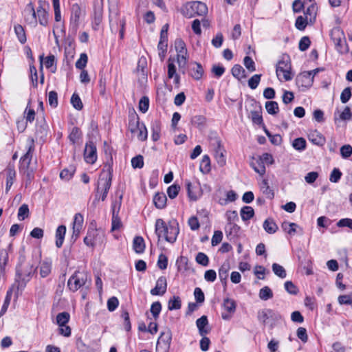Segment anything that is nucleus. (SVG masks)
Instances as JSON below:
<instances>
[{"label":"nucleus","instance_id":"nucleus-1","mask_svg":"<svg viewBox=\"0 0 352 352\" xmlns=\"http://www.w3.org/2000/svg\"><path fill=\"white\" fill-rule=\"evenodd\" d=\"M155 232L158 240L163 237L166 241L173 243L177 239L179 228L170 223L167 225L162 219H157L155 221Z\"/></svg>","mask_w":352,"mask_h":352},{"label":"nucleus","instance_id":"nucleus-2","mask_svg":"<svg viewBox=\"0 0 352 352\" xmlns=\"http://www.w3.org/2000/svg\"><path fill=\"white\" fill-rule=\"evenodd\" d=\"M34 151V140L32 139L28 144L27 152L20 159V171L25 175L27 182L29 183H30L32 179L34 178V172L36 169L35 167L30 164Z\"/></svg>","mask_w":352,"mask_h":352},{"label":"nucleus","instance_id":"nucleus-3","mask_svg":"<svg viewBox=\"0 0 352 352\" xmlns=\"http://www.w3.org/2000/svg\"><path fill=\"white\" fill-rule=\"evenodd\" d=\"M291 69L290 58L288 55L283 54L276 65V72L278 78L280 80H284L285 81L292 80V75Z\"/></svg>","mask_w":352,"mask_h":352},{"label":"nucleus","instance_id":"nucleus-4","mask_svg":"<svg viewBox=\"0 0 352 352\" xmlns=\"http://www.w3.org/2000/svg\"><path fill=\"white\" fill-rule=\"evenodd\" d=\"M88 280L90 281V278L86 271L76 270L69 278L67 286L72 292H75L85 285Z\"/></svg>","mask_w":352,"mask_h":352},{"label":"nucleus","instance_id":"nucleus-5","mask_svg":"<svg viewBox=\"0 0 352 352\" xmlns=\"http://www.w3.org/2000/svg\"><path fill=\"white\" fill-rule=\"evenodd\" d=\"M32 278V271L28 272L27 274L23 275L21 270L16 267L15 282L10 287V289L14 292L15 298H18L19 294L25 287L27 283Z\"/></svg>","mask_w":352,"mask_h":352},{"label":"nucleus","instance_id":"nucleus-6","mask_svg":"<svg viewBox=\"0 0 352 352\" xmlns=\"http://www.w3.org/2000/svg\"><path fill=\"white\" fill-rule=\"evenodd\" d=\"M331 37L339 53L343 54L349 52V46L342 30L338 28H333L331 32Z\"/></svg>","mask_w":352,"mask_h":352},{"label":"nucleus","instance_id":"nucleus-7","mask_svg":"<svg viewBox=\"0 0 352 352\" xmlns=\"http://www.w3.org/2000/svg\"><path fill=\"white\" fill-rule=\"evenodd\" d=\"M85 9L80 7L78 3H74L71 8V16L69 29L73 32H76L80 19L85 16Z\"/></svg>","mask_w":352,"mask_h":352},{"label":"nucleus","instance_id":"nucleus-8","mask_svg":"<svg viewBox=\"0 0 352 352\" xmlns=\"http://www.w3.org/2000/svg\"><path fill=\"white\" fill-rule=\"evenodd\" d=\"M109 11V24L111 32L116 33L118 31V23H120L121 27L120 30V37L122 39L124 34L126 21L124 18L121 19H119V12L116 8L114 9V10H112V9L110 8Z\"/></svg>","mask_w":352,"mask_h":352},{"label":"nucleus","instance_id":"nucleus-9","mask_svg":"<svg viewBox=\"0 0 352 352\" xmlns=\"http://www.w3.org/2000/svg\"><path fill=\"white\" fill-rule=\"evenodd\" d=\"M257 318L264 324L268 322H275L282 319V316L278 312L271 309L258 311Z\"/></svg>","mask_w":352,"mask_h":352},{"label":"nucleus","instance_id":"nucleus-10","mask_svg":"<svg viewBox=\"0 0 352 352\" xmlns=\"http://www.w3.org/2000/svg\"><path fill=\"white\" fill-rule=\"evenodd\" d=\"M112 176L111 173H102L100 175V187L102 193L100 199L102 201L107 198L108 192L111 186Z\"/></svg>","mask_w":352,"mask_h":352},{"label":"nucleus","instance_id":"nucleus-11","mask_svg":"<svg viewBox=\"0 0 352 352\" xmlns=\"http://www.w3.org/2000/svg\"><path fill=\"white\" fill-rule=\"evenodd\" d=\"M188 10H190L191 12L188 14H186V16L188 18L192 17L194 15L203 16L208 12V8L206 5L201 1H193L188 5Z\"/></svg>","mask_w":352,"mask_h":352},{"label":"nucleus","instance_id":"nucleus-12","mask_svg":"<svg viewBox=\"0 0 352 352\" xmlns=\"http://www.w3.org/2000/svg\"><path fill=\"white\" fill-rule=\"evenodd\" d=\"M84 158L86 162L89 164H94L97 160L96 146L91 141L86 143L84 151Z\"/></svg>","mask_w":352,"mask_h":352},{"label":"nucleus","instance_id":"nucleus-13","mask_svg":"<svg viewBox=\"0 0 352 352\" xmlns=\"http://www.w3.org/2000/svg\"><path fill=\"white\" fill-rule=\"evenodd\" d=\"M167 289L166 278L164 276H160L156 281L155 287L151 290V294L153 296H162Z\"/></svg>","mask_w":352,"mask_h":352},{"label":"nucleus","instance_id":"nucleus-14","mask_svg":"<svg viewBox=\"0 0 352 352\" xmlns=\"http://www.w3.org/2000/svg\"><path fill=\"white\" fill-rule=\"evenodd\" d=\"M223 306L227 313H222V318L226 320H230L231 318L232 314H234L236 310L235 302L232 299L226 298L223 300Z\"/></svg>","mask_w":352,"mask_h":352},{"label":"nucleus","instance_id":"nucleus-15","mask_svg":"<svg viewBox=\"0 0 352 352\" xmlns=\"http://www.w3.org/2000/svg\"><path fill=\"white\" fill-rule=\"evenodd\" d=\"M25 21L29 23H36V14L33 3H28L23 10Z\"/></svg>","mask_w":352,"mask_h":352},{"label":"nucleus","instance_id":"nucleus-16","mask_svg":"<svg viewBox=\"0 0 352 352\" xmlns=\"http://www.w3.org/2000/svg\"><path fill=\"white\" fill-rule=\"evenodd\" d=\"M296 80L298 87H309L313 83V77L310 73L304 72L296 77Z\"/></svg>","mask_w":352,"mask_h":352},{"label":"nucleus","instance_id":"nucleus-17","mask_svg":"<svg viewBox=\"0 0 352 352\" xmlns=\"http://www.w3.org/2000/svg\"><path fill=\"white\" fill-rule=\"evenodd\" d=\"M189 74L195 80H199L204 74V69L200 63H192L189 65Z\"/></svg>","mask_w":352,"mask_h":352},{"label":"nucleus","instance_id":"nucleus-18","mask_svg":"<svg viewBox=\"0 0 352 352\" xmlns=\"http://www.w3.org/2000/svg\"><path fill=\"white\" fill-rule=\"evenodd\" d=\"M214 143L216 144L215 148V158L217 162V163L220 166H223L226 164V159L225 156L223 155V149L221 146V141L219 138H215L214 140Z\"/></svg>","mask_w":352,"mask_h":352},{"label":"nucleus","instance_id":"nucleus-19","mask_svg":"<svg viewBox=\"0 0 352 352\" xmlns=\"http://www.w3.org/2000/svg\"><path fill=\"white\" fill-rule=\"evenodd\" d=\"M308 139L311 143L318 146H322L326 142L325 138L316 130L309 133Z\"/></svg>","mask_w":352,"mask_h":352},{"label":"nucleus","instance_id":"nucleus-20","mask_svg":"<svg viewBox=\"0 0 352 352\" xmlns=\"http://www.w3.org/2000/svg\"><path fill=\"white\" fill-rule=\"evenodd\" d=\"M240 231V227L235 223H226L225 227V232L227 237L232 240L235 239Z\"/></svg>","mask_w":352,"mask_h":352},{"label":"nucleus","instance_id":"nucleus-21","mask_svg":"<svg viewBox=\"0 0 352 352\" xmlns=\"http://www.w3.org/2000/svg\"><path fill=\"white\" fill-rule=\"evenodd\" d=\"M196 324L200 336H204L210 332V329L206 328L208 324L207 316H202L201 318H198L196 321Z\"/></svg>","mask_w":352,"mask_h":352},{"label":"nucleus","instance_id":"nucleus-22","mask_svg":"<svg viewBox=\"0 0 352 352\" xmlns=\"http://www.w3.org/2000/svg\"><path fill=\"white\" fill-rule=\"evenodd\" d=\"M98 234V230H89L87 236L84 238L85 244L87 246L94 247L97 241Z\"/></svg>","mask_w":352,"mask_h":352},{"label":"nucleus","instance_id":"nucleus-23","mask_svg":"<svg viewBox=\"0 0 352 352\" xmlns=\"http://www.w3.org/2000/svg\"><path fill=\"white\" fill-rule=\"evenodd\" d=\"M153 201L157 208L162 209L166 206L167 198L164 192H157L153 197Z\"/></svg>","mask_w":352,"mask_h":352},{"label":"nucleus","instance_id":"nucleus-24","mask_svg":"<svg viewBox=\"0 0 352 352\" xmlns=\"http://www.w3.org/2000/svg\"><path fill=\"white\" fill-rule=\"evenodd\" d=\"M188 195L190 200L196 201L201 196L200 190L197 186L192 185L190 182L186 183Z\"/></svg>","mask_w":352,"mask_h":352},{"label":"nucleus","instance_id":"nucleus-25","mask_svg":"<svg viewBox=\"0 0 352 352\" xmlns=\"http://www.w3.org/2000/svg\"><path fill=\"white\" fill-rule=\"evenodd\" d=\"M65 234L66 227L63 225L59 226L56 230V246L58 248L62 247Z\"/></svg>","mask_w":352,"mask_h":352},{"label":"nucleus","instance_id":"nucleus-26","mask_svg":"<svg viewBox=\"0 0 352 352\" xmlns=\"http://www.w3.org/2000/svg\"><path fill=\"white\" fill-rule=\"evenodd\" d=\"M12 251V245L10 243L5 249L0 250V267H4L8 262L9 253Z\"/></svg>","mask_w":352,"mask_h":352},{"label":"nucleus","instance_id":"nucleus-27","mask_svg":"<svg viewBox=\"0 0 352 352\" xmlns=\"http://www.w3.org/2000/svg\"><path fill=\"white\" fill-rule=\"evenodd\" d=\"M52 271V262L50 261H43L41 263L39 267V274L42 278H45L50 275Z\"/></svg>","mask_w":352,"mask_h":352},{"label":"nucleus","instance_id":"nucleus-28","mask_svg":"<svg viewBox=\"0 0 352 352\" xmlns=\"http://www.w3.org/2000/svg\"><path fill=\"white\" fill-rule=\"evenodd\" d=\"M16 177V172L14 168L8 167L6 169V191L8 192L14 183V180Z\"/></svg>","mask_w":352,"mask_h":352},{"label":"nucleus","instance_id":"nucleus-29","mask_svg":"<svg viewBox=\"0 0 352 352\" xmlns=\"http://www.w3.org/2000/svg\"><path fill=\"white\" fill-rule=\"evenodd\" d=\"M250 166L259 175H263L265 174V167L261 160L253 158L250 162Z\"/></svg>","mask_w":352,"mask_h":352},{"label":"nucleus","instance_id":"nucleus-30","mask_svg":"<svg viewBox=\"0 0 352 352\" xmlns=\"http://www.w3.org/2000/svg\"><path fill=\"white\" fill-rule=\"evenodd\" d=\"M133 246L136 253H143L145 250V243L144 239L142 236H135L133 239Z\"/></svg>","mask_w":352,"mask_h":352},{"label":"nucleus","instance_id":"nucleus-31","mask_svg":"<svg viewBox=\"0 0 352 352\" xmlns=\"http://www.w3.org/2000/svg\"><path fill=\"white\" fill-rule=\"evenodd\" d=\"M240 215L243 221L252 219L254 215V210L251 206H243L240 211Z\"/></svg>","mask_w":352,"mask_h":352},{"label":"nucleus","instance_id":"nucleus-32","mask_svg":"<svg viewBox=\"0 0 352 352\" xmlns=\"http://www.w3.org/2000/svg\"><path fill=\"white\" fill-rule=\"evenodd\" d=\"M76 172V167L74 166H69L67 168H64L60 173V177L61 179L65 181H69L71 179Z\"/></svg>","mask_w":352,"mask_h":352},{"label":"nucleus","instance_id":"nucleus-33","mask_svg":"<svg viewBox=\"0 0 352 352\" xmlns=\"http://www.w3.org/2000/svg\"><path fill=\"white\" fill-rule=\"evenodd\" d=\"M152 130V140L154 142L157 141L160 138V131H161V124L159 121H154L152 122L151 125Z\"/></svg>","mask_w":352,"mask_h":352},{"label":"nucleus","instance_id":"nucleus-34","mask_svg":"<svg viewBox=\"0 0 352 352\" xmlns=\"http://www.w3.org/2000/svg\"><path fill=\"white\" fill-rule=\"evenodd\" d=\"M36 16H38V21L41 25H47L48 21L47 12L41 6L37 8L36 12Z\"/></svg>","mask_w":352,"mask_h":352},{"label":"nucleus","instance_id":"nucleus-35","mask_svg":"<svg viewBox=\"0 0 352 352\" xmlns=\"http://www.w3.org/2000/svg\"><path fill=\"white\" fill-rule=\"evenodd\" d=\"M264 230L269 234H274L278 230V226L272 219H267L263 223Z\"/></svg>","mask_w":352,"mask_h":352},{"label":"nucleus","instance_id":"nucleus-36","mask_svg":"<svg viewBox=\"0 0 352 352\" xmlns=\"http://www.w3.org/2000/svg\"><path fill=\"white\" fill-rule=\"evenodd\" d=\"M230 269V263L224 262L219 270V276L221 281L226 280L228 276V272Z\"/></svg>","mask_w":352,"mask_h":352},{"label":"nucleus","instance_id":"nucleus-37","mask_svg":"<svg viewBox=\"0 0 352 352\" xmlns=\"http://www.w3.org/2000/svg\"><path fill=\"white\" fill-rule=\"evenodd\" d=\"M231 72L232 76L238 80H241L245 77V71L240 65H234L232 68Z\"/></svg>","mask_w":352,"mask_h":352},{"label":"nucleus","instance_id":"nucleus-38","mask_svg":"<svg viewBox=\"0 0 352 352\" xmlns=\"http://www.w3.org/2000/svg\"><path fill=\"white\" fill-rule=\"evenodd\" d=\"M12 294H14V292L12 290H11L10 289H9L6 293V298H5V300H4V302L1 307V311H0V318L3 316L6 312L8 310V308L10 305V300H11V298H12Z\"/></svg>","mask_w":352,"mask_h":352},{"label":"nucleus","instance_id":"nucleus-39","mask_svg":"<svg viewBox=\"0 0 352 352\" xmlns=\"http://www.w3.org/2000/svg\"><path fill=\"white\" fill-rule=\"evenodd\" d=\"M190 122L193 126L201 129L204 127L206 118L204 116H195L191 118Z\"/></svg>","mask_w":352,"mask_h":352},{"label":"nucleus","instance_id":"nucleus-40","mask_svg":"<svg viewBox=\"0 0 352 352\" xmlns=\"http://www.w3.org/2000/svg\"><path fill=\"white\" fill-rule=\"evenodd\" d=\"M182 307V301L179 296H174L168 300V308L169 310L179 309Z\"/></svg>","mask_w":352,"mask_h":352},{"label":"nucleus","instance_id":"nucleus-41","mask_svg":"<svg viewBox=\"0 0 352 352\" xmlns=\"http://www.w3.org/2000/svg\"><path fill=\"white\" fill-rule=\"evenodd\" d=\"M281 227L283 230L287 232L289 235H294L296 232V228L298 227V225L295 223H289L287 221H284Z\"/></svg>","mask_w":352,"mask_h":352},{"label":"nucleus","instance_id":"nucleus-42","mask_svg":"<svg viewBox=\"0 0 352 352\" xmlns=\"http://www.w3.org/2000/svg\"><path fill=\"white\" fill-rule=\"evenodd\" d=\"M200 171L203 173H208L210 170V160L208 155H204L200 164Z\"/></svg>","mask_w":352,"mask_h":352},{"label":"nucleus","instance_id":"nucleus-43","mask_svg":"<svg viewBox=\"0 0 352 352\" xmlns=\"http://www.w3.org/2000/svg\"><path fill=\"white\" fill-rule=\"evenodd\" d=\"M292 146L296 151H302L307 146L306 140L303 138H296L292 142Z\"/></svg>","mask_w":352,"mask_h":352},{"label":"nucleus","instance_id":"nucleus-44","mask_svg":"<svg viewBox=\"0 0 352 352\" xmlns=\"http://www.w3.org/2000/svg\"><path fill=\"white\" fill-rule=\"evenodd\" d=\"M82 133L79 128L74 126L72 128L69 135V141L73 144H76V142L81 138Z\"/></svg>","mask_w":352,"mask_h":352},{"label":"nucleus","instance_id":"nucleus-45","mask_svg":"<svg viewBox=\"0 0 352 352\" xmlns=\"http://www.w3.org/2000/svg\"><path fill=\"white\" fill-rule=\"evenodd\" d=\"M273 297V292L272 289L267 287L265 286L261 288L259 291V298L263 300H267Z\"/></svg>","mask_w":352,"mask_h":352},{"label":"nucleus","instance_id":"nucleus-46","mask_svg":"<svg viewBox=\"0 0 352 352\" xmlns=\"http://www.w3.org/2000/svg\"><path fill=\"white\" fill-rule=\"evenodd\" d=\"M70 315L68 312L64 311L59 313L56 316V323L58 326H63L67 324L69 320Z\"/></svg>","mask_w":352,"mask_h":352},{"label":"nucleus","instance_id":"nucleus-47","mask_svg":"<svg viewBox=\"0 0 352 352\" xmlns=\"http://www.w3.org/2000/svg\"><path fill=\"white\" fill-rule=\"evenodd\" d=\"M14 28L15 34H16L19 41L21 43H25L26 42V36L23 28L21 25L18 24L14 25Z\"/></svg>","mask_w":352,"mask_h":352},{"label":"nucleus","instance_id":"nucleus-48","mask_svg":"<svg viewBox=\"0 0 352 352\" xmlns=\"http://www.w3.org/2000/svg\"><path fill=\"white\" fill-rule=\"evenodd\" d=\"M111 230L114 231L120 229L122 227V222L116 211V209H113V214H112V222H111Z\"/></svg>","mask_w":352,"mask_h":352},{"label":"nucleus","instance_id":"nucleus-49","mask_svg":"<svg viewBox=\"0 0 352 352\" xmlns=\"http://www.w3.org/2000/svg\"><path fill=\"white\" fill-rule=\"evenodd\" d=\"M265 109L269 114L275 115L278 111V104L275 101H269L265 103Z\"/></svg>","mask_w":352,"mask_h":352},{"label":"nucleus","instance_id":"nucleus-50","mask_svg":"<svg viewBox=\"0 0 352 352\" xmlns=\"http://www.w3.org/2000/svg\"><path fill=\"white\" fill-rule=\"evenodd\" d=\"M29 208L28 206L25 204L21 205L18 210V219L20 221H23L25 219L28 218L29 216Z\"/></svg>","mask_w":352,"mask_h":352},{"label":"nucleus","instance_id":"nucleus-51","mask_svg":"<svg viewBox=\"0 0 352 352\" xmlns=\"http://www.w3.org/2000/svg\"><path fill=\"white\" fill-rule=\"evenodd\" d=\"M172 340V335L170 331H164L160 333V336L158 338V343L160 342H163L166 345L169 346Z\"/></svg>","mask_w":352,"mask_h":352},{"label":"nucleus","instance_id":"nucleus-52","mask_svg":"<svg viewBox=\"0 0 352 352\" xmlns=\"http://www.w3.org/2000/svg\"><path fill=\"white\" fill-rule=\"evenodd\" d=\"M272 270L276 276L281 278H285L287 276L285 270L279 264L274 263L272 265Z\"/></svg>","mask_w":352,"mask_h":352},{"label":"nucleus","instance_id":"nucleus-53","mask_svg":"<svg viewBox=\"0 0 352 352\" xmlns=\"http://www.w3.org/2000/svg\"><path fill=\"white\" fill-rule=\"evenodd\" d=\"M175 46L177 54L181 53L182 56H183L184 54H187L186 45L181 38L176 39Z\"/></svg>","mask_w":352,"mask_h":352},{"label":"nucleus","instance_id":"nucleus-54","mask_svg":"<svg viewBox=\"0 0 352 352\" xmlns=\"http://www.w3.org/2000/svg\"><path fill=\"white\" fill-rule=\"evenodd\" d=\"M71 103L74 108L77 110H81L83 107L82 102L77 94H73L71 98Z\"/></svg>","mask_w":352,"mask_h":352},{"label":"nucleus","instance_id":"nucleus-55","mask_svg":"<svg viewBox=\"0 0 352 352\" xmlns=\"http://www.w3.org/2000/svg\"><path fill=\"white\" fill-rule=\"evenodd\" d=\"M225 215L227 223H235L239 220L238 213L236 210H228Z\"/></svg>","mask_w":352,"mask_h":352},{"label":"nucleus","instance_id":"nucleus-56","mask_svg":"<svg viewBox=\"0 0 352 352\" xmlns=\"http://www.w3.org/2000/svg\"><path fill=\"white\" fill-rule=\"evenodd\" d=\"M88 57L85 53H82L78 60L76 62V67L79 69H83L87 63Z\"/></svg>","mask_w":352,"mask_h":352},{"label":"nucleus","instance_id":"nucleus-57","mask_svg":"<svg viewBox=\"0 0 352 352\" xmlns=\"http://www.w3.org/2000/svg\"><path fill=\"white\" fill-rule=\"evenodd\" d=\"M142 123L140 122L139 118L137 117L135 118L131 119L129 123V129L132 133H138V129L140 128V125Z\"/></svg>","mask_w":352,"mask_h":352},{"label":"nucleus","instance_id":"nucleus-58","mask_svg":"<svg viewBox=\"0 0 352 352\" xmlns=\"http://www.w3.org/2000/svg\"><path fill=\"white\" fill-rule=\"evenodd\" d=\"M180 190V186L177 184H173L170 186L167 189V194L170 199H175Z\"/></svg>","mask_w":352,"mask_h":352},{"label":"nucleus","instance_id":"nucleus-59","mask_svg":"<svg viewBox=\"0 0 352 352\" xmlns=\"http://www.w3.org/2000/svg\"><path fill=\"white\" fill-rule=\"evenodd\" d=\"M316 10L317 7L315 3H312L305 11V15L307 19H308L309 16H310V21H311V17L314 19L316 18Z\"/></svg>","mask_w":352,"mask_h":352},{"label":"nucleus","instance_id":"nucleus-60","mask_svg":"<svg viewBox=\"0 0 352 352\" xmlns=\"http://www.w3.org/2000/svg\"><path fill=\"white\" fill-rule=\"evenodd\" d=\"M308 19L302 16L297 17L295 23L296 28L299 30H304L307 25Z\"/></svg>","mask_w":352,"mask_h":352},{"label":"nucleus","instance_id":"nucleus-61","mask_svg":"<svg viewBox=\"0 0 352 352\" xmlns=\"http://www.w3.org/2000/svg\"><path fill=\"white\" fill-rule=\"evenodd\" d=\"M261 74H254L248 80V86L252 89H255L261 80Z\"/></svg>","mask_w":352,"mask_h":352},{"label":"nucleus","instance_id":"nucleus-62","mask_svg":"<svg viewBox=\"0 0 352 352\" xmlns=\"http://www.w3.org/2000/svg\"><path fill=\"white\" fill-rule=\"evenodd\" d=\"M162 305L159 301L155 302L151 305V312L155 319L159 317Z\"/></svg>","mask_w":352,"mask_h":352},{"label":"nucleus","instance_id":"nucleus-63","mask_svg":"<svg viewBox=\"0 0 352 352\" xmlns=\"http://www.w3.org/2000/svg\"><path fill=\"white\" fill-rule=\"evenodd\" d=\"M149 107V99L147 96H143L141 98L139 102V109L142 113H146Z\"/></svg>","mask_w":352,"mask_h":352},{"label":"nucleus","instance_id":"nucleus-64","mask_svg":"<svg viewBox=\"0 0 352 352\" xmlns=\"http://www.w3.org/2000/svg\"><path fill=\"white\" fill-rule=\"evenodd\" d=\"M352 154V146L350 144H344L340 148V155L342 158H349Z\"/></svg>","mask_w":352,"mask_h":352}]
</instances>
